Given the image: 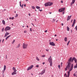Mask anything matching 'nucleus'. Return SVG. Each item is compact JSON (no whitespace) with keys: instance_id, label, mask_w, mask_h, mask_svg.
<instances>
[{"instance_id":"aec40b11","label":"nucleus","mask_w":77,"mask_h":77,"mask_svg":"<svg viewBox=\"0 0 77 77\" xmlns=\"http://www.w3.org/2000/svg\"><path fill=\"white\" fill-rule=\"evenodd\" d=\"M64 41L65 42H66L67 41V38L65 37L64 38Z\"/></svg>"},{"instance_id":"603ef678","label":"nucleus","mask_w":77,"mask_h":77,"mask_svg":"<svg viewBox=\"0 0 77 77\" xmlns=\"http://www.w3.org/2000/svg\"><path fill=\"white\" fill-rule=\"evenodd\" d=\"M28 15H29V16H30V15H30V13H29V14H28Z\"/></svg>"},{"instance_id":"1a4fd4ad","label":"nucleus","mask_w":77,"mask_h":77,"mask_svg":"<svg viewBox=\"0 0 77 77\" xmlns=\"http://www.w3.org/2000/svg\"><path fill=\"white\" fill-rule=\"evenodd\" d=\"M33 67V65H32L29 67H28L27 69V71H29V70H30V69H32V68Z\"/></svg>"},{"instance_id":"8fccbe9b","label":"nucleus","mask_w":77,"mask_h":77,"mask_svg":"<svg viewBox=\"0 0 77 77\" xmlns=\"http://www.w3.org/2000/svg\"><path fill=\"white\" fill-rule=\"evenodd\" d=\"M31 24H32V25L33 26H34V24H33V23H32Z\"/></svg>"},{"instance_id":"37998d69","label":"nucleus","mask_w":77,"mask_h":77,"mask_svg":"<svg viewBox=\"0 0 77 77\" xmlns=\"http://www.w3.org/2000/svg\"><path fill=\"white\" fill-rule=\"evenodd\" d=\"M45 33H47V30H45Z\"/></svg>"},{"instance_id":"de8ad7c7","label":"nucleus","mask_w":77,"mask_h":77,"mask_svg":"<svg viewBox=\"0 0 77 77\" xmlns=\"http://www.w3.org/2000/svg\"><path fill=\"white\" fill-rule=\"evenodd\" d=\"M24 33H26L27 32V31H24Z\"/></svg>"},{"instance_id":"2f4dec72","label":"nucleus","mask_w":77,"mask_h":77,"mask_svg":"<svg viewBox=\"0 0 77 77\" xmlns=\"http://www.w3.org/2000/svg\"><path fill=\"white\" fill-rule=\"evenodd\" d=\"M73 3H75V0H72V2Z\"/></svg>"},{"instance_id":"680f3d73","label":"nucleus","mask_w":77,"mask_h":77,"mask_svg":"<svg viewBox=\"0 0 77 77\" xmlns=\"http://www.w3.org/2000/svg\"><path fill=\"white\" fill-rule=\"evenodd\" d=\"M42 63L44 65V64H45V62H43V63Z\"/></svg>"},{"instance_id":"9d476101","label":"nucleus","mask_w":77,"mask_h":77,"mask_svg":"<svg viewBox=\"0 0 77 77\" xmlns=\"http://www.w3.org/2000/svg\"><path fill=\"white\" fill-rule=\"evenodd\" d=\"M75 21H76L75 19H74L73 20V24L72 25V27H74V24H75Z\"/></svg>"},{"instance_id":"393cba45","label":"nucleus","mask_w":77,"mask_h":77,"mask_svg":"<svg viewBox=\"0 0 77 77\" xmlns=\"http://www.w3.org/2000/svg\"><path fill=\"white\" fill-rule=\"evenodd\" d=\"M74 59H75V57H73L72 58V61H73V60H74Z\"/></svg>"},{"instance_id":"a18cd8bd","label":"nucleus","mask_w":77,"mask_h":77,"mask_svg":"<svg viewBox=\"0 0 77 77\" xmlns=\"http://www.w3.org/2000/svg\"><path fill=\"white\" fill-rule=\"evenodd\" d=\"M14 17H13L11 18V19H12V20H14Z\"/></svg>"},{"instance_id":"f8f14e48","label":"nucleus","mask_w":77,"mask_h":77,"mask_svg":"<svg viewBox=\"0 0 77 77\" xmlns=\"http://www.w3.org/2000/svg\"><path fill=\"white\" fill-rule=\"evenodd\" d=\"M8 35H9V33L8 32H7V31H6V33L5 34L4 37H7V36H8Z\"/></svg>"},{"instance_id":"b1692460","label":"nucleus","mask_w":77,"mask_h":77,"mask_svg":"<svg viewBox=\"0 0 77 77\" xmlns=\"http://www.w3.org/2000/svg\"><path fill=\"white\" fill-rule=\"evenodd\" d=\"M36 59L37 60H38V61H39V59L38 58V57H36Z\"/></svg>"},{"instance_id":"2eb2a0df","label":"nucleus","mask_w":77,"mask_h":77,"mask_svg":"<svg viewBox=\"0 0 77 77\" xmlns=\"http://www.w3.org/2000/svg\"><path fill=\"white\" fill-rule=\"evenodd\" d=\"M17 74L16 72L14 71V72L11 73V74L13 75H15V74Z\"/></svg>"},{"instance_id":"3c124183","label":"nucleus","mask_w":77,"mask_h":77,"mask_svg":"<svg viewBox=\"0 0 77 77\" xmlns=\"http://www.w3.org/2000/svg\"><path fill=\"white\" fill-rule=\"evenodd\" d=\"M73 75H74V76H76V75H75V73H74V74Z\"/></svg>"},{"instance_id":"412c9836","label":"nucleus","mask_w":77,"mask_h":77,"mask_svg":"<svg viewBox=\"0 0 77 77\" xmlns=\"http://www.w3.org/2000/svg\"><path fill=\"white\" fill-rule=\"evenodd\" d=\"M77 68V63H76V65H75L74 66V68Z\"/></svg>"},{"instance_id":"473e14b6","label":"nucleus","mask_w":77,"mask_h":77,"mask_svg":"<svg viewBox=\"0 0 77 77\" xmlns=\"http://www.w3.org/2000/svg\"><path fill=\"white\" fill-rule=\"evenodd\" d=\"M42 57H45V55H42Z\"/></svg>"},{"instance_id":"4be33fe9","label":"nucleus","mask_w":77,"mask_h":77,"mask_svg":"<svg viewBox=\"0 0 77 77\" xmlns=\"http://www.w3.org/2000/svg\"><path fill=\"white\" fill-rule=\"evenodd\" d=\"M74 60L75 63H77V59H75H75H74Z\"/></svg>"},{"instance_id":"052dcab7","label":"nucleus","mask_w":77,"mask_h":77,"mask_svg":"<svg viewBox=\"0 0 77 77\" xmlns=\"http://www.w3.org/2000/svg\"><path fill=\"white\" fill-rule=\"evenodd\" d=\"M26 4H24V7H26Z\"/></svg>"},{"instance_id":"f03ea898","label":"nucleus","mask_w":77,"mask_h":77,"mask_svg":"<svg viewBox=\"0 0 77 77\" xmlns=\"http://www.w3.org/2000/svg\"><path fill=\"white\" fill-rule=\"evenodd\" d=\"M72 57H70V58L68 60V62H67V63H66V68H69V67H71V63L72 62Z\"/></svg>"},{"instance_id":"f704fd0d","label":"nucleus","mask_w":77,"mask_h":77,"mask_svg":"<svg viewBox=\"0 0 77 77\" xmlns=\"http://www.w3.org/2000/svg\"><path fill=\"white\" fill-rule=\"evenodd\" d=\"M15 40H14L13 41L12 44H14L15 42Z\"/></svg>"},{"instance_id":"6e6552de","label":"nucleus","mask_w":77,"mask_h":77,"mask_svg":"<svg viewBox=\"0 0 77 77\" xmlns=\"http://www.w3.org/2000/svg\"><path fill=\"white\" fill-rule=\"evenodd\" d=\"M49 44L51 45H52V46H55V44L54 43V42H50L49 43Z\"/></svg>"},{"instance_id":"0e129e2a","label":"nucleus","mask_w":77,"mask_h":77,"mask_svg":"<svg viewBox=\"0 0 77 77\" xmlns=\"http://www.w3.org/2000/svg\"><path fill=\"white\" fill-rule=\"evenodd\" d=\"M51 56H50V59H51Z\"/></svg>"},{"instance_id":"338daca9","label":"nucleus","mask_w":77,"mask_h":77,"mask_svg":"<svg viewBox=\"0 0 77 77\" xmlns=\"http://www.w3.org/2000/svg\"><path fill=\"white\" fill-rule=\"evenodd\" d=\"M49 14H51V12H50Z\"/></svg>"},{"instance_id":"20e7f679","label":"nucleus","mask_w":77,"mask_h":77,"mask_svg":"<svg viewBox=\"0 0 77 77\" xmlns=\"http://www.w3.org/2000/svg\"><path fill=\"white\" fill-rule=\"evenodd\" d=\"M28 45L27 44H26L25 43H23V49H25V48H27Z\"/></svg>"},{"instance_id":"c03bdc74","label":"nucleus","mask_w":77,"mask_h":77,"mask_svg":"<svg viewBox=\"0 0 77 77\" xmlns=\"http://www.w3.org/2000/svg\"><path fill=\"white\" fill-rule=\"evenodd\" d=\"M36 67L38 68V67H39V65H36Z\"/></svg>"},{"instance_id":"5fc2aeb1","label":"nucleus","mask_w":77,"mask_h":77,"mask_svg":"<svg viewBox=\"0 0 77 77\" xmlns=\"http://www.w3.org/2000/svg\"><path fill=\"white\" fill-rule=\"evenodd\" d=\"M61 3H63V1H61Z\"/></svg>"},{"instance_id":"cd10ccee","label":"nucleus","mask_w":77,"mask_h":77,"mask_svg":"<svg viewBox=\"0 0 77 77\" xmlns=\"http://www.w3.org/2000/svg\"><path fill=\"white\" fill-rule=\"evenodd\" d=\"M5 29L4 28H3L2 29V32H3L4 31V30Z\"/></svg>"},{"instance_id":"39448f33","label":"nucleus","mask_w":77,"mask_h":77,"mask_svg":"<svg viewBox=\"0 0 77 77\" xmlns=\"http://www.w3.org/2000/svg\"><path fill=\"white\" fill-rule=\"evenodd\" d=\"M65 8H62L60 9H59V11L60 12H63V11H65Z\"/></svg>"},{"instance_id":"f257e3e1","label":"nucleus","mask_w":77,"mask_h":77,"mask_svg":"<svg viewBox=\"0 0 77 77\" xmlns=\"http://www.w3.org/2000/svg\"><path fill=\"white\" fill-rule=\"evenodd\" d=\"M73 68V64H72L70 67L66 68V67L65 68V71H67V69H69V71L68 72V76L67 77H69V74H70V71H71L72 70V68Z\"/></svg>"},{"instance_id":"774afa93","label":"nucleus","mask_w":77,"mask_h":77,"mask_svg":"<svg viewBox=\"0 0 77 77\" xmlns=\"http://www.w3.org/2000/svg\"><path fill=\"white\" fill-rule=\"evenodd\" d=\"M24 27V26H22V27Z\"/></svg>"},{"instance_id":"13d9d810","label":"nucleus","mask_w":77,"mask_h":77,"mask_svg":"<svg viewBox=\"0 0 77 77\" xmlns=\"http://www.w3.org/2000/svg\"><path fill=\"white\" fill-rule=\"evenodd\" d=\"M57 36V35H56V34H55V35H54V36Z\"/></svg>"},{"instance_id":"e433bc0d","label":"nucleus","mask_w":77,"mask_h":77,"mask_svg":"<svg viewBox=\"0 0 77 77\" xmlns=\"http://www.w3.org/2000/svg\"><path fill=\"white\" fill-rule=\"evenodd\" d=\"M30 32H32V28H30Z\"/></svg>"},{"instance_id":"c9c22d12","label":"nucleus","mask_w":77,"mask_h":77,"mask_svg":"<svg viewBox=\"0 0 77 77\" xmlns=\"http://www.w3.org/2000/svg\"><path fill=\"white\" fill-rule=\"evenodd\" d=\"M64 76L65 77V76H66V77H67V75H66V73H65V75H64Z\"/></svg>"},{"instance_id":"ddd939ff","label":"nucleus","mask_w":77,"mask_h":77,"mask_svg":"<svg viewBox=\"0 0 77 77\" xmlns=\"http://www.w3.org/2000/svg\"><path fill=\"white\" fill-rule=\"evenodd\" d=\"M6 66L5 65L4 66V70L3 71H2V73L3 74L4 73V72H5V71L6 70Z\"/></svg>"},{"instance_id":"864d4df0","label":"nucleus","mask_w":77,"mask_h":77,"mask_svg":"<svg viewBox=\"0 0 77 77\" xmlns=\"http://www.w3.org/2000/svg\"><path fill=\"white\" fill-rule=\"evenodd\" d=\"M64 13H65V11H64L63 12V14H64Z\"/></svg>"},{"instance_id":"5701e85b","label":"nucleus","mask_w":77,"mask_h":77,"mask_svg":"<svg viewBox=\"0 0 77 77\" xmlns=\"http://www.w3.org/2000/svg\"><path fill=\"white\" fill-rule=\"evenodd\" d=\"M67 31H69V28L68 26L67 27Z\"/></svg>"},{"instance_id":"c756f323","label":"nucleus","mask_w":77,"mask_h":77,"mask_svg":"<svg viewBox=\"0 0 77 77\" xmlns=\"http://www.w3.org/2000/svg\"><path fill=\"white\" fill-rule=\"evenodd\" d=\"M58 67L59 69H60V65H58Z\"/></svg>"},{"instance_id":"9b49d317","label":"nucleus","mask_w":77,"mask_h":77,"mask_svg":"<svg viewBox=\"0 0 77 77\" xmlns=\"http://www.w3.org/2000/svg\"><path fill=\"white\" fill-rule=\"evenodd\" d=\"M50 5V2H47L45 4V5L46 6H48Z\"/></svg>"},{"instance_id":"c85d7f7f","label":"nucleus","mask_w":77,"mask_h":77,"mask_svg":"<svg viewBox=\"0 0 77 77\" xmlns=\"http://www.w3.org/2000/svg\"><path fill=\"white\" fill-rule=\"evenodd\" d=\"M74 3H73L72 2L70 4V6L71 7L72 6V4H74Z\"/></svg>"},{"instance_id":"4d7b16f0","label":"nucleus","mask_w":77,"mask_h":77,"mask_svg":"<svg viewBox=\"0 0 77 77\" xmlns=\"http://www.w3.org/2000/svg\"><path fill=\"white\" fill-rule=\"evenodd\" d=\"M3 41H4V39H3V40H2V43H3Z\"/></svg>"},{"instance_id":"bf43d9fd","label":"nucleus","mask_w":77,"mask_h":77,"mask_svg":"<svg viewBox=\"0 0 77 77\" xmlns=\"http://www.w3.org/2000/svg\"><path fill=\"white\" fill-rule=\"evenodd\" d=\"M16 15L17 17H18V14H16Z\"/></svg>"},{"instance_id":"ea45409f","label":"nucleus","mask_w":77,"mask_h":77,"mask_svg":"<svg viewBox=\"0 0 77 77\" xmlns=\"http://www.w3.org/2000/svg\"><path fill=\"white\" fill-rule=\"evenodd\" d=\"M67 19H69V16H68L67 17Z\"/></svg>"},{"instance_id":"09e8293b","label":"nucleus","mask_w":77,"mask_h":77,"mask_svg":"<svg viewBox=\"0 0 77 77\" xmlns=\"http://www.w3.org/2000/svg\"><path fill=\"white\" fill-rule=\"evenodd\" d=\"M62 64H63L62 62H61V66H62Z\"/></svg>"},{"instance_id":"49530a36","label":"nucleus","mask_w":77,"mask_h":77,"mask_svg":"<svg viewBox=\"0 0 77 77\" xmlns=\"http://www.w3.org/2000/svg\"><path fill=\"white\" fill-rule=\"evenodd\" d=\"M46 51H48V49H46Z\"/></svg>"},{"instance_id":"79ce46f5","label":"nucleus","mask_w":77,"mask_h":77,"mask_svg":"<svg viewBox=\"0 0 77 77\" xmlns=\"http://www.w3.org/2000/svg\"><path fill=\"white\" fill-rule=\"evenodd\" d=\"M71 17H72V16H71V15L69 17V20L70 19H71Z\"/></svg>"},{"instance_id":"bb28decb","label":"nucleus","mask_w":77,"mask_h":77,"mask_svg":"<svg viewBox=\"0 0 77 77\" xmlns=\"http://www.w3.org/2000/svg\"><path fill=\"white\" fill-rule=\"evenodd\" d=\"M32 9H35V7L34 6H32Z\"/></svg>"},{"instance_id":"4c0bfd02","label":"nucleus","mask_w":77,"mask_h":77,"mask_svg":"<svg viewBox=\"0 0 77 77\" xmlns=\"http://www.w3.org/2000/svg\"><path fill=\"white\" fill-rule=\"evenodd\" d=\"M5 59H8V57H7V55H6Z\"/></svg>"},{"instance_id":"4468645a","label":"nucleus","mask_w":77,"mask_h":77,"mask_svg":"<svg viewBox=\"0 0 77 77\" xmlns=\"http://www.w3.org/2000/svg\"><path fill=\"white\" fill-rule=\"evenodd\" d=\"M21 2H20V6H21V7L22 8H23V4L22 5H21Z\"/></svg>"},{"instance_id":"a19ab883","label":"nucleus","mask_w":77,"mask_h":77,"mask_svg":"<svg viewBox=\"0 0 77 77\" xmlns=\"http://www.w3.org/2000/svg\"><path fill=\"white\" fill-rule=\"evenodd\" d=\"M38 11H39L40 12H41L42 11V10L39 9L38 10Z\"/></svg>"},{"instance_id":"e2e57ef3","label":"nucleus","mask_w":77,"mask_h":77,"mask_svg":"<svg viewBox=\"0 0 77 77\" xmlns=\"http://www.w3.org/2000/svg\"><path fill=\"white\" fill-rule=\"evenodd\" d=\"M9 19H10V20H11V19H12V18H11V17H10V18H9Z\"/></svg>"},{"instance_id":"a878e982","label":"nucleus","mask_w":77,"mask_h":77,"mask_svg":"<svg viewBox=\"0 0 77 77\" xmlns=\"http://www.w3.org/2000/svg\"><path fill=\"white\" fill-rule=\"evenodd\" d=\"M53 3L52 2H51L50 3V2L49 4V6H51V5H53Z\"/></svg>"},{"instance_id":"69168bd1","label":"nucleus","mask_w":77,"mask_h":77,"mask_svg":"<svg viewBox=\"0 0 77 77\" xmlns=\"http://www.w3.org/2000/svg\"><path fill=\"white\" fill-rule=\"evenodd\" d=\"M26 27H29V26H26Z\"/></svg>"},{"instance_id":"f3484780","label":"nucleus","mask_w":77,"mask_h":77,"mask_svg":"<svg viewBox=\"0 0 77 77\" xmlns=\"http://www.w3.org/2000/svg\"><path fill=\"white\" fill-rule=\"evenodd\" d=\"M2 22L3 24H4V25H5V20H2Z\"/></svg>"},{"instance_id":"7c9ffc66","label":"nucleus","mask_w":77,"mask_h":77,"mask_svg":"<svg viewBox=\"0 0 77 77\" xmlns=\"http://www.w3.org/2000/svg\"><path fill=\"white\" fill-rule=\"evenodd\" d=\"M69 42H70V41H69L67 43V45H69Z\"/></svg>"},{"instance_id":"58836bf2","label":"nucleus","mask_w":77,"mask_h":77,"mask_svg":"<svg viewBox=\"0 0 77 77\" xmlns=\"http://www.w3.org/2000/svg\"><path fill=\"white\" fill-rule=\"evenodd\" d=\"M75 30H77V26H75Z\"/></svg>"},{"instance_id":"6ab92c4d","label":"nucleus","mask_w":77,"mask_h":77,"mask_svg":"<svg viewBox=\"0 0 77 77\" xmlns=\"http://www.w3.org/2000/svg\"><path fill=\"white\" fill-rule=\"evenodd\" d=\"M36 9H40V7L38 6H36Z\"/></svg>"},{"instance_id":"7ed1b4c3","label":"nucleus","mask_w":77,"mask_h":77,"mask_svg":"<svg viewBox=\"0 0 77 77\" xmlns=\"http://www.w3.org/2000/svg\"><path fill=\"white\" fill-rule=\"evenodd\" d=\"M48 60L49 61L50 66H52V65H53V63H52V59L51 58L50 59V58H49L48 59Z\"/></svg>"},{"instance_id":"0eeeda50","label":"nucleus","mask_w":77,"mask_h":77,"mask_svg":"<svg viewBox=\"0 0 77 77\" xmlns=\"http://www.w3.org/2000/svg\"><path fill=\"white\" fill-rule=\"evenodd\" d=\"M45 69H43L42 71L41 72V73H39V74H41V75H42V74H44V73H45Z\"/></svg>"},{"instance_id":"72a5a7b5","label":"nucleus","mask_w":77,"mask_h":77,"mask_svg":"<svg viewBox=\"0 0 77 77\" xmlns=\"http://www.w3.org/2000/svg\"><path fill=\"white\" fill-rule=\"evenodd\" d=\"M20 44H19L18 45L17 47V48H18L19 47H20Z\"/></svg>"},{"instance_id":"423d86ee","label":"nucleus","mask_w":77,"mask_h":77,"mask_svg":"<svg viewBox=\"0 0 77 77\" xmlns=\"http://www.w3.org/2000/svg\"><path fill=\"white\" fill-rule=\"evenodd\" d=\"M11 30V27L9 26H7L5 28V31H7L8 30Z\"/></svg>"},{"instance_id":"dca6fc26","label":"nucleus","mask_w":77,"mask_h":77,"mask_svg":"<svg viewBox=\"0 0 77 77\" xmlns=\"http://www.w3.org/2000/svg\"><path fill=\"white\" fill-rule=\"evenodd\" d=\"M13 69L14 70V71H15V72L17 71V70H16V69H15V68L14 67H13Z\"/></svg>"},{"instance_id":"6e6d98bb","label":"nucleus","mask_w":77,"mask_h":77,"mask_svg":"<svg viewBox=\"0 0 77 77\" xmlns=\"http://www.w3.org/2000/svg\"><path fill=\"white\" fill-rule=\"evenodd\" d=\"M61 25H62V26H63V23H62V24H61Z\"/></svg>"},{"instance_id":"a211bd4d","label":"nucleus","mask_w":77,"mask_h":77,"mask_svg":"<svg viewBox=\"0 0 77 77\" xmlns=\"http://www.w3.org/2000/svg\"><path fill=\"white\" fill-rule=\"evenodd\" d=\"M10 36H11V35L8 36L5 38L6 40H7L8 39V38H9V37H10Z\"/></svg>"}]
</instances>
